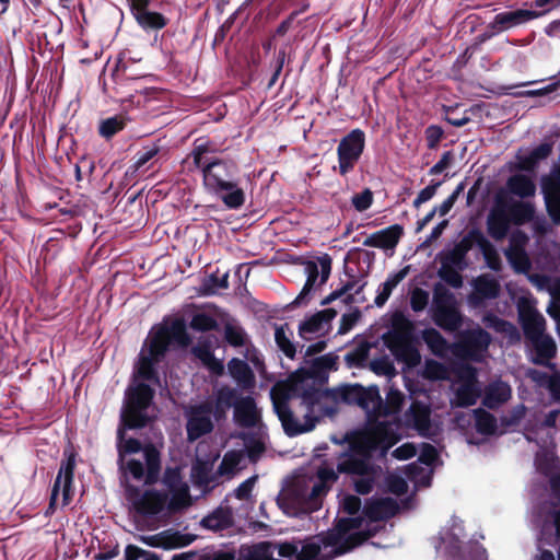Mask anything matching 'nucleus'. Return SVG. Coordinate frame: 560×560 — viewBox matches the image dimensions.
Returning a JSON list of instances; mask_svg holds the SVG:
<instances>
[{"instance_id": "f257e3e1", "label": "nucleus", "mask_w": 560, "mask_h": 560, "mask_svg": "<svg viewBox=\"0 0 560 560\" xmlns=\"http://www.w3.org/2000/svg\"><path fill=\"white\" fill-rule=\"evenodd\" d=\"M152 398L153 389L148 384L137 383L130 386L126 392L117 430V463L121 471L126 500L140 515H158L165 510L179 511L191 503L188 483L177 466L167 467L163 475L162 482L170 492V497L156 490H141L130 483L131 480H136L152 485L159 479L161 459L158 450L125 436L127 429L142 428L154 417Z\"/></svg>"}, {"instance_id": "f03ea898", "label": "nucleus", "mask_w": 560, "mask_h": 560, "mask_svg": "<svg viewBox=\"0 0 560 560\" xmlns=\"http://www.w3.org/2000/svg\"><path fill=\"white\" fill-rule=\"evenodd\" d=\"M338 357L327 353L300 368L289 380V399H273V409L289 436L313 431L326 419H335L350 404V384L322 389Z\"/></svg>"}, {"instance_id": "7ed1b4c3", "label": "nucleus", "mask_w": 560, "mask_h": 560, "mask_svg": "<svg viewBox=\"0 0 560 560\" xmlns=\"http://www.w3.org/2000/svg\"><path fill=\"white\" fill-rule=\"evenodd\" d=\"M331 441L341 446V451L317 466L299 469L277 497L279 508L288 516L303 517L320 510L339 475L350 472V431L341 439L332 436Z\"/></svg>"}, {"instance_id": "20e7f679", "label": "nucleus", "mask_w": 560, "mask_h": 560, "mask_svg": "<svg viewBox=\"0 0 560 560\" xmlns=\"http://www.w3.org/2000/svg\"><path fill=\"white\" fill-rule=\"evenodd\" d=\"M339 498V516L326 533L303 540L287 541L278 546V556L289 560H330L350 549V493Z\"/></svg>"}, {"instance_id": "39448f33", "label": "nucleus", "mask_w": 560, "mask_h": 560, "mask_svg": "<svg viewBox=\"0 0 560 560\" xmlns=\"http://www.w3.org/2000/svg\"><path fill=\"white\" fill-rule=\"evenodd\" d=\"M172 343L186 347L189 337L185 325L180 320H174L168 325L154 327L142 348L136 368V376L142 381L159 383L155 365L163 359L167 348Z\"/></svg>"}, {"instance_id": "423d86ee", "label": "nucleus", "mask_w": 560, "mask_h": 560, "mask_svg": "<svg viewBox=\"0 0 560 560\" xmlns=\"http://www.w3.org/2000/svg\"><path fill=\"white\" fill-rule=\"evenodd\" d=\"M399 438L388 422H377L363 431L352 430V453L362 457H372L380 451L385 456Z\"/></svg>"}, {"instance_id": "0eeeda50", "label": "nucleus", "mask_w": 560, "mask_h": 560, "mask_svg": "<svg viewBox=\"0 0 560 560\" xmlns=\"http://www.w3.org/2000/svg\"><path fill=\"white\" fill-rule=\"evenodd\" d=\"M209 147L206 142L196 143L191 153L194 164L201 170L203 187L208 194L221 187L224 183L237 176V167L234 163L223 160H210L207 156Z\"/></svg>"}, {"instance_id": "6e6552de", "label": "nucleus", "mask_w": 560, "mask_h": 560, "mask_svg": "<svg viewBox=\"0 0 560 560\" xmlns=\"http://www.w3.org/2000/svg\"><path fill=\"white\" fill-rule=\"evenodd\" d=\"M431 317L438 327L447 332L459 330L464 324V315L455 294L440 282L433 287Z\"/></svg>"}, {"instance_id": "1a4fd4ad", "label": "nucleus", "mask_w": 560, "mask_h": 560, "mask_svg": "<svg viewBox=\"0 0 560 560\" xmlns=\"http://www.w3.org/2000/svg\"><path fill=\"white\" fill-rule=\"evenodd\" d=\"M187 418V435L190 441L197 440L213 429L214 411L211 402L190 405L185 410Z\"/></svg>"}, {"instance_id": "9d476101", "label": "nucleus", "mask_w": 560, "mask_h": 560, "mask_svg": "<svg viewBox=\"0 0 560 560\" xmlns=\"http://www.w3.org/2000/svg\"><path fill=\"white\" fill-rule=\"evenodd\" d=\"M200 451L201 446H198L197 457L190 470V479L195 487L206 493L221 483L218 470H213L219 454H209L206 458H201L199 455Z\"/></svg>"}, {"instance_id": "9b49d317", "label": "nucleus", "mask_w": 560, "mask_h": 560, "mask_svg": "<svg viewBox=\"0 0 560 560\" xmlns=\"http://www.w3.org/2000/svg\"><path fill=\"white\" fill-rule=\"evenodd\" d=\"M303 266L306 282L294 301L298 305L305 303L311 292L327 281L330 275L331 261L330 258L324 256L318 257L316 260H308Z\"/></svg>"}, {"instance_id": "f8f14e48", "label": "nucleus", "mask_w": 560, "mask_h": 560, "mask_svg": "<svg viewBox=\"0 0 560 560\" xmlns=\"http://www.w3.org/2000/svg\"><path fill=\"white\" fill-rule=\"evenodd\" d=\"M75 467V457L73 454L67 456L65 460L61 462L58 475L52 486L49 509H55L59 502L58 497L61 492L62 500L61 505H68L71 502L73 494V475Z\"/></svg>"}, {"instance_id": "ddd939ff", "label": "nucleus", "mask_w": 560, "mask_h": 560, "mask_svg": "<svg viewBox=\"0 0 560 560\" xmlns=\"http://www.w3.org/2000/svg\"><path fill=\"white\" fill-rule=\"evenodd\" d=\"M491 343V335L480 328H472L464 331L460 336L457 345L458 353L471 359L479 361L482 353L486 352Z\"/></svg>"}, {"instance_id": "4468645a", "label": "nucleus", "mask_w": 560, "mask_h": 560, "mask_svg": "<svg viewBox=\"0 0 560 560\" xmlns=\"http://www.w3.org/2000/svg\"><path fill=\"white\" fill-rule=\"evenodd\" d=\"M487 232L494 241L504 240L511 228V218L505 209V195L498 192L495 202L487 218Z\"/></svg>"}, {"instance_id": "2eb2a0df", "label": "nucleus", "mask_w": 560, "mask_h": 560, "mask_svg": "<svg viewBox=\"0 0 560 560\" xmlns=\"http://www.w3.org/2000/svg\"><path fill=\"white\" fill-rule=\"evenodd\" d=\"M481 233L482 231L478 228L470 229L452 249L441 253L440 256L457 266L459 270L467 269L469 265L467 254L474 246H479Z\"/></svg>"}, {"instance_id": "dca6fc26", "label": "nucleus", "mask_w": 560, "mask_h": 560, "mask_svg": "<svg viewBox=\"0 0 560 560\" xmlns=\"http://www.w3.org/2000/svg\"><path fill=\"white\" fill-rule=\"evenodd\" d=\"M546 209L556 224L560 223V165L555 166L541 180Z\"/></svg>"}, {"instance_id": "f3484780", "label": "nucleus", "mask_w": 560, "mask_h": 560, "mask_svg": "<svg viewBox=\"0 0 560 560\" xmlns=\"http://www.w3.org/2000/svg\"><path fill=\"white\" fill-rule=\"evenodd\" d=\"M338 314L335 307L326 308L306 317L299 325L300 336L305 340H312L326 334L330 328V320Z\"/></svg>"}, {"instance_id": "a211bd4d", "label": "nucleus", "mask_w": 560, "mask_h": 560, "mask_svg": "<svg viewBox=\"0 0 560 560\" xmlns=\"http://www.w3.org/2000/svg\"><path fill=\"white\" fill-rule=\"evenodd\" d=\"M518 322L526 340L530 341L545 335L546 320L534 306L520 305Z\"/></svg>"}, {"instance_id": "6ab92c4d", "label": "nucleus", "mask_w": 560, "mask_h": 560, "mask_svg": "<svg viewBox=\"0 0 560 560\" xmlns=\"http://www.w3.org/2000/svg\"><path fill=\"white\" fill-rule=\"evenodd\" d=\"M384 342L397 361L404 362L409 368L420 363V352L412 345L411 338L396 336L395 339H385Z\"/></svg>"}, {"instance_id": "aec40b11", "label": "nucleus", "mask_w": 560, "mask_h": 560, "mask_svg": "<svg viewBox=\"0 0 560 560\" xmlns=\"http://www.w3.org/2000/svg\"><path fill=\"white\" fill-rule=\"evenodd\" d=\"M539 16V13L527 9H517L514 11H504L498 13L493 21L489 23L488 28L495 32H503L511 27L525 24Z\"/></svg>"}, {"instance_id": "412c9836", "label": "nucleus", "mask_w": 560, "mask_h": 560, "mask_svg": "<svg viewBox=\"0 0 560 560\" xmlns=\"http://www.w3.org/2000/svg\"><path fill=\"white\" fill-rule=\"evenodd\" d=\"M233 418L238 427H259L261 415L255 402V399L250 396L241 397L235 404Z\"/></svg>"}, {"instance_id": "4be33fe9", "label": "nucleus", "mask_w": 560, "mask_h": 560, "mask_svg": "<svg viewBox=\"0 0 560 560\" xmlns=\"http://www.w3.org/2000/svg\"><path fill=\"white\" fill-rule=\"evenodd\" d=\"M210 195L220 199L223 205L231 210L241 209L246 201L245 191L240 186L237 176L224 183L221 187L210 192Z\"/></svg>"}, {"instance_id": "5701e85b", "label": "nucleus", "mask_w": 560, "mask_h": 560, "mask_svg": "<svg viewBox=\"0 0 560 560\" xmlns=\"http://www.w3.org/2000/svg\"><path fill=\"white\" fill-rule=\"evenodd\" d=\"M474 292L469 295L471 305H480L485 300H493L500 295V283L489 275H481L474 280Z\"/></svg>"}, {"instance_id": "b1692460", "label": "nucleus", "mask_w": 560, "mask_h": 560, "mask_svg": "<svg viewBox=\"0 0 560 560\" xmlns=\"http://www.w3.org/2000/svg\"><path fill=\"white\" fill-rule=\"evenodd\" d=\"M512 397L511 386L501 380L490 382L483 389L482 405L490 410H497Z\"/></svg>"}, {"instance_id": "393cba45", "label": "nucleus", "mask_w": 560, "mask_h": 560, "mask_svg": "<svg viewBox=\"0 0 560 560\" xmlns=\"http://www.w3.org/2000/svg\"><path fill=\"white\" fill-rule=\"evenodd\" d=\"M352 402H355L364 410H372L376 416L381 407H383V399L376 386L368 388L360 384H352Z\"/></svg>"}, {"instance_id": "a878e982", "label": "nucleus", "mask_w": 560, "mask_h": 560, "mask_svg": "<svg viewBox=\"0 0 560 560\" xmlns=\"http://www.w3.org/2000/svg\"><path fill=\"white\" fill-rule=\"evenodd\" d=\"M402 234V226L399 224H393L366 236L362 244L383 249H392L398 244Z\"/></svg>"}, {"instance_id": "bb28decb", "label": "nucleus", "mask_w": 560, "mask_h": 560, "mask_svg": "<svg viewBox=\"0 0 560 560\" xmlns=\"http://www.w3.org/2000/svg\"><path fill=\"white\" fill-rule=\"evenodd\" d=\"M224 338L226 342L246 358H249L250 349L253 348L252 341L242 325L235 319H228L224 324Z\"/></svg>"}, {"instance_id": "cd10ccee", "label": "nucleus", "mask_w": 560, "mask_h": 560, "mask_svg": "<svg viewBox=\"0 0 560 560\" xmlns=\"http://www.w3.org/2000/svg\"><path fill=\"white\" fill-rule=\"evenodd\" d=\"M529 342L532 343L535 352L533 362L537 365H549V361L555 358L557 353V345L555 340L548 335H542Z\"/></svg>"}, {"instance_id": "c85d7f7f", "label": "nucleus", "mask_w": 560, "mask_h": 560, "mask_svg": "<svg viewBox=\"0 0 560 560\" xmlns=\"http://www.w3.org/2000/svg\"><path fill=\"white\" fill-rule=\"evenodd\" d=\"M233 524V511L229 505L221 504L212 513L201 520V525L211 530H222Z\"/></svg>"}, {"instance_id": "c756f323", "label": "nucleus", "mask_w": 560, "mask_h": 560, "mask_svg": "<svg viewBox=\"0 0 560 560\" xmlns=\"http://www.w3.org/2000/svg\"><path fill=\"white\" fill-rule=\"evenodd\" d=\"M240 398H237L236 389H233L229 386H221L214 393V418L219 420L225 417L226 411L233 407L235 409V404Z\"/></svg>"}, {"instance_id": "7c9ffc66", "label": "nucleus", "mask_w": 560, "mask_h": 560, "mask_svg": "<svg viewBox=\"0 0 560 560\" xmlns=\"http://www.w3.org/2000/svg\"><path fill=\"white\" fill-rule=\"evenodd\" d=\"M552 152V143L542 142L533 149L529 154L517 156V168L525 172H534L538 163L547 159Z\"/></svg>"}, {"instance_id": "2f4dec72", "label": "nucleus", "mask_w": 560, "mask_h": 560, "mask_svg": "<svg viewBox=\"0 0 560 560\" xmlns=\"http://www.w3.org/2000/svg\"><path fill=\"white\" fill-rule=\"evenodd\" d=\"M228 371L231 377L243 388L253 387L255 376L246 361L233 358L228 363Z\"/></svg>"}, {"instance_id": "473e14b6", "label": "nucleus", "mask_w": 560, "mask_h": 560, "mask_svg": "<svg viewBox=\"0 0 560 560\" xmlns=\"http://www.w3.org/2000/svg\"><path fill=\"white\" fill-rule=\"evenodd\" d=\"M406 416L408 421L419 433L424 434L429 431L431 427V411L428 406L415 401L411 404Z\"/></svg>"}, {"instance_id": "72a5a7b5", "label": "nucleus", "mask_w": 560, "mask_h": 560, "mask_svg": "<svg viewBox=\"0 0 560 560\" xmlns=\"http://www.w3.org/2000/svg\"><path fill=\"white\" fill-rule=\"evenodd\" d=\"M505 209L511 218V223L523 225L534 219L535 208L526 201H508L505 199Z\"/></svg>"}, {"instance_id": "f704fd0d", "label": "nucleus", "mask_w": 560, "mask_h": 560, "mask_svg": "<svg viewBox=\"0 0 560 560\" xmlns=\"http://www.w3.org/2000/svg\"><path fill=\"white\" fill-rule=\"evenodd\" d=\"M396 502L390 498L369 502L364 506V514L371 521H382L394 515Z\"/></svg>"}, {"instance_id": "c9c22d12", "label": "nucleus", "mask_w": 560, "mask_h": 560, "mask_svg": "<svg viewBox=\"0 0 560 560\" xmlns=\"http://www.w3.org/2000/svg\"><path fill=\"white\" fill-rule=\"evenodd\" d=\"M243 460V451L226 452L217 469L221 482L223 480L232 479L233 476L242 468Z\"/></svg>"}, {"instance_id": "e433bc0d", "label": "nucleus", "mask_w": 560, "mask_h": 560, "mask_svg": "<svg viewBox=\"0 0 560 560\" xmlns=\"http://www.w3.org/2000/svg\"><path fill=\"white\" fill-rule=\"evenodd\" d=\"M508 190L520 198L533 197L536 192L534 180L523 174H514L506 180Z\"/></svg>"}, {"instance_id": "4c0bfd02", "label": "nucleus", "mask_w": 560, "mask_h": 560, "mask_svg": "<svg viewBox=\"0 0 560 560\" xmlns=\"http://www.w3.org/2000/svg\"><path fill=\"white\" fill-rule=\"evenodd\" d=\"M482 323L499 334L508 336L511 340H520V332L514 324L500 318L495 314L488 312L482 317Z\"/></svg>"}, {"instance_id": "58836bf2", "label": "nucleus", "mask_w": 560, "mask_h": 560, "mask_svg": "<svg viewBox=\"0 0 560 560\" xmlns=\"http://www.w3.org/2000/svg\"><path fill=\"white\" fill-rule=\"evenodd\" d=\"M393 330L385 334L383 339H395L396 336L401 338H411L413 330L412 322L400 311H396L390 318Z\"/></svg>"}, {"instance_id": "ea45409f", "label": "nucleus", "mask_w": 560, "mask_h": 560, "mask_svg": "<svg viewBox=\"0 0 560 560\" xmlns=\"http://www.w3.org/2000/svg\"><path fill=\"white\" fill-rule=\"evenodd\" d=\"M409 270L410 266H405L399 271L390 275L386 281L382 283V288L374 300L377 306H383L386 303L393 290L407 277Z\"/></svg>"}, {"instance_id": "a19ab883", "label": "nucleus", "mask_w": 560, "mask_h": 560, "mask_svg": "<svg viewBox=\"0 0 560 560\" xmlns=\"http://www.w3.org/2000/svg\"><path fill=\"white\" fill-rule=\"evenodd\" d=\"M475 417L476 431L482 435H493L497 433L498 421L497 418L489 411L477 408L472 411Z\"/></svg>"}, {"instance_id": "79ce46f5", "label": "nucleus", "mask_w": 560, "mask_h": 560, "mask_svg": "<svg viewBox=\"0 0 560 560\" xmlns=\"http://www.w3.org/2000/svg\"><path fill=\"white\" fill-rule=\"evenodd\" d=\"M278 547L268 542H261L242 551L238 560H282L275 558Z\"/></svg>"}, {"instance_id": "37998d69", "label": "nucleus", "mask_w": 560, "mask_h": 560, "mask_svg": "<svg viewBox=\"0 0 560 560\" xmlns=\"http://www.w3.org/2000/svg\"><path fill=\"white\" fill-rule=\"evenodd\" d=\"M479 249L483 256L487 266L493 271H500L502 268L501 257L495 246L481 233L479 238Z\"/></svg>"}, {"instance_id": "c03bdc74", "label": "nucleus", "mask_w": 560, "mask_h": 560, "mask_svg": "<svg viewBox=\"0 0 560 560\" xmlns=\"http://www.w3.org/2000/svg\"><path fill=\"white\" fill-rule=\"evenodd\" d=\"M505 256L516 273H527L530 270L532 262L525 248H508Z\"/></svg>"}, {"instance_id": "a18cd8bd", "label": "nucleus", "mask_w": 560, "mask_h": 560, "mask_svg": "<svg viewBox=\"0 0 560 560\" xmlns=\"http://www.w3.org/2000/svg\"><path fill=\"white\" fill-rule=\"evenodd\" d=\"M189 326L196 331H210L217 330L219 323L213 312L199 311L192 315Z\"/></svg>"}, {"instance_id": "49530a36", "label": "nucleus", "mask_w": 560, "mask_h": 560, "mask_svg": "<svg viewBox=\"0 0 560 560\" xmlns=\"http://www.w3.org/2000/svg\"><path fill=\"white\" fill-rule=\"evenodd\" d=\"M441 268L439 269V277L454 289H459L463 285V277L457 266L452 265L445 258L440 256Z\"/></svg>"}, {"instance_id": "de8ad7c7", "label": "nucleus", "mask_w": 560, "mask_h": 560, "mask_svg": "<svg viewBox=\"0 0 560 560\" xmlns=\"http://www.w3.org/2000/svg\"><path fill=\"white\" fill-rule=\"evenodd\" d=\"M136 18L143 28L160 30L166 25V19L158 12L139 10Z\"/></svg>"}, {"instance_id": "09e8293b", "label": "nucleus", "mask_w": 560, "mask_h": 560, "mask_svg": "<svg viewBox=\"0 0 560 560\" xmlns=\"http://www.w3.org/2000/svg\"><path fill=\"white\" fill-rule=\"evenodd\" d=\"M479 397V389L470 384L462 385L456 392L457 406L463 408L474 406Z\"/></svg>"}, {"instance_id": "8fccbe9b", "label": "nucleus", "mask_w": 560, "mask_h": 560, "mask_svg": "<svg viewBox=\"0 0 560 560\" xmlns=\"http://www.w3.org/2000/svg\"><path fill=\"white\" fill-rule=\"evenodd\" d=\"M275 340L279 349L288 357L293 358L295 355V347L290 340L289 329L287 325L279 326L275 330Z\"/></svg>"}, {"instance_id": "3c124183", "label": "nucleus", "mask_w": 560, "mask_h": 560, "mask_svg": "<svg viewBox=\"0 0 560 560\" xmlns=\"http://www.w3.org/2000/svg\"><path fill=\"white\" fill-rule=\"evenodd\" d=\"M423 340L435 354L442 353L447 347L445 338L434 328H428L423 331Z\"/></svg>"}, {"instance_id": "603ef678", "label": "nucleus", "mask_w": 560, "mask_h": 560, "mask_svg": "<svg viewBox=\"0 0 560 560\" xmlns=\"http://www.w3.org/2000/svg\"><path fill=\"white\" fill-rule=\"evenodd\" d=\"M404 396L398 390H389L387 394L386 404L383 402V407H381L378 411V416H387L390 413L398 412L402 406Z\"/></svg>"}, {"instance_id": "864d4df0", "label": "nucleus", "mask_w": 560, "mask_h": 560, "mask_svg": "<svg viewBox=\"0 0 560 560\" xmlns=\"http://www.w3.org/2000/svg\"><path fill=\"white\" fill-rule=\"evenodd\" d=\"M125 121L122 117L115 116L103 120L100 125V135L104 138H110L118 131L122 130Z\"/></svg>"}, {"instance_id": "5fc2aeb1", "label": "nucleus", "mask_w": 560, "mask_h": 560, "mask_svg": "<svg viewBox=\"0 0 560 560\" xmlns=\"http://www.w3.org/2000/svg\"><path fill=\"white\" fill-rule=\"evenodd\" d=\"M371 458L372 457H362L360 454L352 453V477L375 474Z\"/></svg>"}, {"instance_id": "6e6d98bb", "label": "nucleus", "mask_w": 560, "mask_h": 560, "mask_svg": "<svg viewBox=\"0 0 560 560\" xmlns=\"http://www.w3.org/2000/svg\"><path fill=\"white\" fill-rule=\"evenodd\" d=\"M365 144V135L361 129H352L351 133V159L352 165L361 156Z\"/></svg>"}, {"instance_id": "4d7b16f0", "label": "nucleus", "mask_w": 560, "mask_h": 560, "mask_svg": "<svg viewBox=\"0 0 560 560\" xmlns=\"http://www.w3.org/2000/svg\"><path fill=\"white\" fill-rule=\"evenodd\" d=\"M339 168L346 174L350 168V133L345 136L338 147Z\"/></svg>"}, {"instance_id": "13d9d810", "label": "nucleus", "mask_w": 560, "mask_h": 560, "mask_svg": "<svg viewBox=\"0 0 560 560\" xmlns=\"http://www.w3.org/2000/svg\"><path fill=\"white\" fill-rule=\"evenodd\" d=\"M229 287L228 273H223L221 277L215 275H211L205 282V293L206 294H215L220 290H224Z\"/></svg>"}, {"instance_id": "bf43d9fd", "label": "nucleus", "mask_w": 560, "mask_h": 560, "mask_svg": "<svg viewBox=\"0 0 560 560\" xmlns=\"http://www.w3.org/2000/svg\"><path fill=\"white\" fill-rule=\"evenodd\" d=\"M429 303V293L421 289L415 288L410 294V307L413 312H422Z\"/></svg>"}, {"instance_id": "052dcab7", "label": "nucleus", "mask_w": 560, "mask_h": 560, "mask_svg": "<svg viewBox=\"0 0 560 560\" xmlns=\"http://www.w3.org/2000/svg\"><path fill=\"white\" fill-rule=\"evenodd\" d=\"M375 474L366 475V476H360V477H352V488L353 490L359 494H369L374 487L375 483Z\"/></svg>"}, {"instance_id": "680f3d73", "label": "nucleus", "mask_w": 560, "mask_h": 560, "mask_svg": "<svg viewBox=\"0 0 560 560\" xmlns=\"http://www.w3.org/2000/svg\"><path fill=\"white\" fill-rule=\"evenodd\" d=\"M464 189H465V183L462 182L456 186L454 191L439 207H435L436 212H439V214L441 217L446 215L451 211V209L453 208V206L455 205V202L457 201L458 197L464 191Z\"/></svg>"}, {"instance_id": "e2e57ef3", "label": "nucleus", "mask_w": 560, "mask_h": 560, "mask_svg": "<svg viewBox=\"0 0 560 560\" xmlns=\"http://www.w3.org/2000/svg\"><path fill=\"white\" fill-rule=\"evenodd\" d=\"M427 145L430 150L439 147V143L444 137V130L438 125H430L424 130Z\"/></svg>"}, {"instance_id": "0e129e2a", "label": "nucleus", "mask_w": 560, "mask_h": 560, "mask_svg": "<svg viewBox=\"0 0 560 560\" xmlns=\"http://www.w3.org/2000/svg\"><path fill=\"white\" fill-rule=\"evenodd\" d=\"M160 151L159 145L152 144L149 147H145L141 152L137 154L136 161H135V170L139 171L144 167V165L152 160Z\"/></svg>"}, {"instance_id": "69168bd1", "label": "nucleus", "mask_w": 560, "mask_h": 560, "mask_svg": "<svg viewBox=\"0 0 560 560\" xmlns=\"http://www.w3.org/2000/svg\"><path fill=\"white\" fill-rule=\"evenodd\" d=\"M441 185L442 180H432L430 185L419 191L417 198L413 200V207L419 208L422 203L432 199Z\"/></svg>"}, {"instance_id": "338daca9", "label": "nucleus", "mask_w": 560, "mask_h": 560, "mask_svg": "<svg viewBox=\"0 0 560 560\" xmlns=\"http://www.w3.org/2000/svg\"><path fill=\"white\" fill-rule=\"evenodd\" d=\"M373 202V192L366 188L361 194L352 197V207L358 211H365Z\"/></svg>"}, {"instance_id": "774afa93", "label": "nucleus", "mask_w": 560, "mask_h": 560, "mask_svg": "<svg viewBox=\"0 0 560 560\" xmlns=\"http://www.w3.org/2000/svg\"><path fill=\"white\" fill-rule=\"evenodd\" d=\"M191 352L205 364H209L213 361L212 345L211 343H198L192 347Z\"/></svg>"}]
</instances>
